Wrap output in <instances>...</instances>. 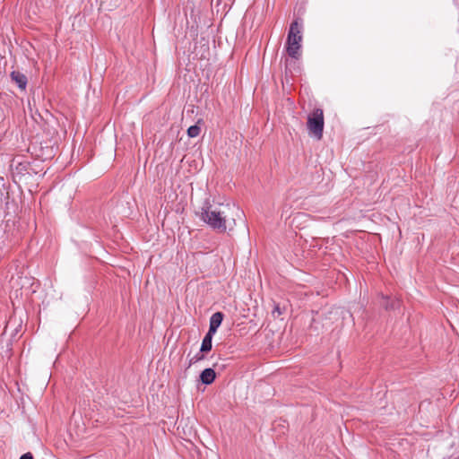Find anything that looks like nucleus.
I'll list each match as a JSON object with an SVG mask.
<instances>
[{"label": "nucleus", "instance_id": "1", "mask_svg": "<svg viewBox=\"0 0 459 459\" xmlns=\"http://www.w3.org/2000/svg\"><path fill=\"white\" fill-rule=\"evenodd\" d=\"M200 219L218 232L230 230L236 226V217L240 219L243 212L239 207L230 204L217 205L205 202L199 212Z\"/></svg>", "mask_w": 459, "mask_h": 459}, {"label": "nucleus", "instance_id": "2", "mask_svg": "<svg viewBox=\"0 0 459 459\" xmlns=\"http://www.w3.org/2000/svg\"><path fill=\"white\" fill-rule=\"evenodd\" d=\"M302 24L299 23L298 21H294L289 30L287 42H286V50L288 55L295 59H298L300 56V48H301V35Z\"/></svg>", "mask_w": 459, "mask_h": 459}, {"label": "nucleus", "instance_id": "3", "mask_svg": "<svg viewBox=\"0 0 459 459\" xmlns=\"http://www.w3.org/2000/svg\"><path fill=\"white\" fill-rule=\"evenodd\" d=\"M307 128L310 134L320 140L324 130V114L321 108H316L307 118Z\"/></svg>", "mask_w": 459, "mask_h": 459}, {"label": "nucleus", "instance_id": "4", "mask_svg": "<svg viewBox=\"0 0 459 459\" xmlns=\"http://www.w3.org/2000/svg\"><path fill=\"white\" fill-rule=\"evenodd\" d=\"M216 374L215 371L212 368H205L204 371H202L200 375V379L203 384L204 385H210L212 384L215 379Z\"/></svg>", "mask_w": 459, "mask_h": 459}, {"label": "nucleus", "instance_id": "5", "mask_svg": "<svg viewBox=\"0 0 459 459\" xmlns=\"http://www.w3.org/2000/svg\"><path fill=\"white\" fill-rule=\"evenodd\" d=\"M11 77L22 90H24L26 88L27 78L25 75L19 72H13L11 74Z\"/></svg>", "mask_w": 459, "mask_h": 459}, {"label": "nucleus", "instance_id": "6", "mask_svg": "<svg viewBox=\"0 0 459 459\" xmlns=\"http://www.w3.org/2000/svg\"><path fill=\"white\" fill-rule=\"evenodd\" d=\"M212 338L210 337V334H205L204 338L203 339L200 351L201 352H207L212 350Z\"/></svg>", "mask_w": 459, "mask_h": 459}, {"label": "nucleus", "instance_id": "7", "mask_svg": "<svg viewBox=\"0 0 459 459\" xmlns=\"http://www.w3.org/2000/svg\"><path fill=\"white\" fill-rule=\"evenodd\" d=\"M223 315L221 312L214 313L210 318V325L215 327H219L222 322Z\"/></svg>", "mask_w": 459, "mask_h": 459}, {"label": "nucleus", "instance_id": "8", "mask_svg": "<svg viewBox=\"0 0 459 459\" xmlns=\"http://www.w3.org/2000/svg\"><path fill=\"white\" fill-rule=\"evenodd\" d=\"M201 129L197 125L191 126L187 129V135L191 138L196 137L200 134Z\"/></svg>", "mask_w": 459, "mask_h": 459}, {"label": "nucleus", "instance_id": "9", "mask_svg": "<svg viewBox=\"0 0 459 459\" xmlns=\"http://www.w3.org/2000/svg\"><path fill=\"white\" fill-rule=\"evenodd\" d=\"M204 356L203 354L198 353L190 359L189 364L192 365L196 363L197 361L204 359Z\"/></svg>", "mask_w": 459, "mask_h": 459}, {"label": "nucleus", "instance_id": "10", "mask_svg": "<svg viewBox=\"0 0 459 459\" xmlns=\"http://www.w3.org/2000/svg\"><path fill=\"white\" fill-rule=\"evenodd\" d=\"M217 329H218L217 327L210 325L208 333L206 334H210V337L212 338L214 333H216Z\"/></svg>", "mask_w": 459, "mask_h": 459}, {"label": "nucleus", "instance_id": "11", "mask_svg": "<svg viewBox=\"0 0 459 459\" xmlns=\"http://www.w3.org/2000/svg\"><path fill=\"white\" fill-rule=\"evenodd\" d=\"M20 459H33V456L31 455V453L28 452L24 455H22Z\"/></svg>", "mask_w": 459, "mask_h": 459}, {"label": "nucleus", "instance_id": "12", "mask_svg": "<svg viewBox=\"0 0 459 459\" xmlns=\"http://www.w3.org/2000/svg\"><path fill=\"white\" fill-rule=\"evenodd\" d=\"M276 313H277L278 315H281V309H280L279 306H275V307H274V309H273V314H276Z\"/></svg>", "mask_w": 459, "mask_h": 459}]
</instances>
